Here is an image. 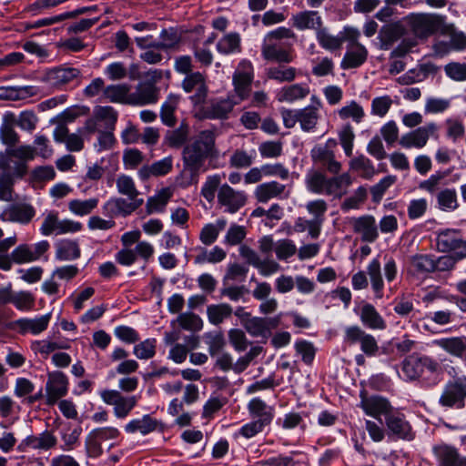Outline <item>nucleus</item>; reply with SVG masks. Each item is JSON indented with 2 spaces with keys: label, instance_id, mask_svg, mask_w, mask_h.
<instances>
[{
  "label": "nucleus",
  "instance_id": "1",
  "mask_svg": "<svg viewBox=\"0 0 466 466\" xmlns=\"http://www.w3.org/2000/svg\"><path fill=\"white\" fill-rule=\"evenodd\" d=\"M189 134L188 123L182 120L177 128L167 130L163 142L170 148L183 147V174L187 176L188 184L193 185L198 182L200 174L208 169L207 160L216 158L218 150L216 146L217 136L213 130H202L193 140L187 143Z\"/></svg>",
  "mask_w": 466,
  "mask_h": 466
},
{
  "label": "nucleus",
  "instance_id": "2",
  "mask_svg": "<svg viewBox=\"0 0 466 466\" xmlns=\"http://www.w3.org/2000/svg\"><path fill=\"white\" fill-rule=\"evenodd\" d=\"M116 188L118 193L127 196V199L120 197L110 198L102 206V209L106 215L127 218L143 205L144 200L138 198L139 191L130 177L126 175L118 177Z\"/></svg>",
  "mask_w": 466,
  "mask_h": 466
},
{
  "label": "nucleus",
  "instance_id": "3",
  "mask_svg": "<svg viewBox=\"0 0 466 466\" xmlns=\"http://www.w3.org/2000/svg\"><path fill=\"white\" fill-rule=\"evenodd\" d=\"M296 38V34L290 28L285 26L268 32L261 43L262 58L267 62L292 63L296 57L293 45L283 40Z\"/></svg>",
  "mask_w": 466,
  "mask_h": 466
},
{
  "label": "nucleus",
  "instance_id": "4",
  "mask_svg": "<svg viewBox=\"0 0 466 466\" xmlns=\"http://www.w3.org/2000/svg\"><path fill=\"white\" fill-rule=\"evenodd\" d=\"M343 342L349 347L358 345L361 352L369 358L380 354V346L376 338L358 325L345 329Z\"/></svg>",
  "mask_w": 466,
  "mask_h": 466
},
{
  "label": "nucleus",
  "instance_id": "5",
  "mask_svg": "<svg viewBox=\"0 0 466 466\" xmlns=\"http://www.w3.org/2000/svg\"><path fill=\"white\" fill-rule=\"evenodd\" d=\"M436 249L441 253H452L457 258H466V240L461 231L455 228L441 229L437 233Z\"/></svg>",
  "mask_w": 466,
  "mask_h": 466
},
{
  "label": "nucleus",
  "instance_id": "6",
  "mask_svg": "<svg viewBox=\"0 0 466 466\" xmlns=\"http://www.w3.org/2000/svg\"><path fill=\"white\" fill-rule=\"evenodd\" d=\"M360 35L357 29L350 26H345L337 35H332L327 27L322 25L316 33V39L321 48L333 53L340 51L344 42L359 39Z\"/></svg>",
  "mask_w": 466,
  "mask_h": 466
},
{
  "label": "nucleus",
  "instance_id": "7",
  "mask_svg": "<svg viewBox=\"0 0 466 466\" xmlns=\"http://www.w3.org/2000/svg\"><path fill=\"white\" fill-rule=\"evenodd\" d=\"M445 22V16L435 14H417L410 18L412 33L420 39L428 38L441 30Z\"/></svg>",
  "mask_w": 466,
  "mask_h": 466
},
{
  "label": "nucleus",
  "instance_id": "8",
  "mask_svg": "<svg viewBox=\"0 0 466 466\" xmlns=\"http://www.w3.org/2000/svg\"><path fill=\"white\" fill-rule=\"evenodd\" d=\"M466 399V376L450 380L444 387L439 403L445 408L463 409Z\"/></svg>",
  "mask_w": 466,
  "mask_h": 466
},
{
  "label": "nucleus",
  "instance_id": "9",
  "mask_svg": "<svg viewBox=\"0 0 466 466\" xmlns=\"http://www.w3.org/2000/svg\"><path fill=\"white\" fill-rule=\"evenodd\" d=\"M439 369V363L429 356L413 353L404 359L401 370L407 379L413 380L420 378L424 370L435 372Z\"/></svg>",
  "mask_w": 466,
  "mask_h": 466
},
{
  "label": "nucleus",
  "instance_id": "10",
  "mask_svg": "<svg viewBox=\"0 0 466 466\" xmlns=\"http://www.w3.org/2000/svg\"><path fill=\"white\" fill-rule=\"evenodd\" d=\"M102 400L114 406V415L117 419H125L137 404V396H125L116 390H103L99 392Z\"/></svg>",
  "mask_w": 466,
  "mask_h": 466
},
{
  "label": "nucleus",
  "instance_id": "11",
  "mask_svg": "<svg viewBox=\"0 0 466 466\" xmlns=\"http://www.w3.org/2000/svg\"><path fill=\"white\" fill-rule=\"evenodd\" d=\"M439 130L440 127L436 123L430 122L403 135L399 143L404 148H422L426 146L430 137L435 140L439 139Z\"/></svg>",
  "mask_w": 466,
  "mask_h": 466
},
{
  "label": "nucleus",
  "instance_id": "12",
  "mask_svg": "<svg viewBox=\"0 0 466 466\" xmlns=\"http://www.w3.org/2000/svg\"><path fill=\"white\" fill-rule=\"evenodd\" d=\"M441 34H447L450 36L449 41L437 40L432 46V49L438 56L443 57L451 52H462L466 50V34L458 31L453 25H450L441 30Z\"/></svg>",
  "mask_w": 466,
  "mask_h": 466
},
{
  "label": "nucleus",
  "instance_id": "13",
  "mask_svg": "<svg viewBox=\"0 0 466 466\" xmlns=\"http://www.w3.org/2000/svg\"><path fill=\"white\" fill-rule=\"evenodd\" d=\"M360 399L359 407L362 409L365 414L375 419H380V416L386 418L394 409L387 398L380 395L369 394L365 389L360 391Z\"/></svg>",
  "mask_w": 466,
  "mask_h": 466
},
{
  "label": "nucleus",
  "instance_id": "14",
  "mask_svg": "<svg viewBox=\"0 0 466 466\" xmlns=\"http://www.w3.org/2000/svg\"><path fill=\"white\" fill-rule=\"evenodd\" d=\"M385 424L390 437L398 440L411 441L415 437L411 425L406 416L393 409L385 418Z\"/></svg>",
  "mask_w": 466,
  "mask_h": 466
},
{
  "label": "nucleus",
  "instance_id": "15",
  "mask_svg": "<svg viewBox=\"0 0 466 466\" xmlns=\"http://www.w3.org/2000/svg\"><path fill=\"white\" fill-rule=\"evenodd\" d=\"M236 105H238V101L233 95H228L227 98L211 99L202 106L199 115L206 119H227Z\"/></svg>",
  "mask_w": 466,
  "mask_h": 466
},
{
  "label": "nucleus",
  "instance_id": "16",
  "mask_svg": "<svg viewBox=\"0 0 466 466\" xmlns=\"http://www.w3.org/2000/svg\"><path fill=\"white\" fill-rule=\"evenodd\" d=\"M311 160L315 169L327 171L332 175H338L342 165L336 159L335 153L327 145H317L310 151Z\"/></svg>",
  "mask_w": 466,
  "mask_h": 466
},
{
  "label": "nucleus",
  "instance_id": "17",
  "mask_svg": "<svg viewBox=\"0 0 466 466\" xmlns=\"http://www.w3.org/2000/svg\"><path fill=\"white\" fill-rule=\"evenodd\" d=\"M50 244L47 240H42L34 245L20 244L10 253L12 265L25 264L36 261L49 249Z\"/></svg>",
  "mask_w": 466,
  "mask_h": 466
},
{
  "label": "nucleus",
  "instance_id": "18",
  "mask_svg": "<svg viewBox=\"0 0 466 466\" xmlns=\"http://www.w3.org/2000/svg\"><path fill=\"white\" fill-rule=\"evenodd\" d=\"M248 201V196L244 191L235 190L228 184L220 186L218 193V203L225 208V212L237 213Z\"/></svg>",
  "mask_w": 466,
  "mask_h": 466
},
{
  "label": "nucleus",
  "instance_id": "19",
  "mask_svg": "<svg viewBox=\"0 0 466 466\" xmlns=\"http://www.w3.org/2000/svg\"><path fill=\"white\" fill-rule=\"evenodd\" d=\"M182 88L187 93L195 91V94L189 96V99L194 106L205 103L208 89L205 76L202 73L193 72L186 76L182 81Z\"/></svg>",
  "mask_w": 466,
  "mask_h": 466
},
{
  "label": "nucleus",
  "instance_id": "20",
  "mask_svg": "<svg viewBox=\"0 0 466 466\" xmlns=\"http://www.w3.org/2000/svg\"><path fill=\"white\" fill-rule=\"evenodd\" d=\"M243 70H238L233 75V86L236 101L238 104L247 99L251 92V84L254 78L253 67L250 62H243Z\"/></svg>",
  "mask_w": 466,
  "mask_h": 466
},
{
  "label": "nucleus",
  "instance_id": "21",
  "mask_svg": "<svg viewBox=\"0 0 466 466\" xmlns=\"http://www.w3.org/2000/svg\"><path fill=\"white\" fill-rule=\"evenodd\" d=\"M46 403L54 405L58 400L67 394L68 379L62 371H54L48 374L46 385Z\"/></svg>",
  "mask_w": 466,
  "mask_h": 466
},
{
  "label": "nucleus",
  "instance_id": "22",
  "mask_svg": "<svg viewBox=\"0 0 466 466\" xmlns=\"http://www.w3.org/2000/svg\"><path fill=\"white\" fill-rule=\"evenodd\" d=\"M159 91L152 81L140 82L135 91L128 96V104L132 106L156 104L159 98Z\"/></svg>",
  "mask_w": 466,
  "mask_h": 466
},
{
  "label": "nucleus",
  "instance_id": "23",
  "mask_svg": "<svg viewBox=\"0 0 466 466\" xmlns=\"http://www.w3.org/2000/svg\"><path fill=\"white\" fill-rule=\"evenodd\" d=\"M57 445V439L52 431H45L39 435H29L17 446V451L25 452L28 449L49 451Z\"/></svg>",
  "mask_w": 466,
  "mask_h": 466
},
{
  "label": "nucleus",
  "instance_id": "24",
  "mask_svg": "<svg viewBox=\"0 0 466 466\" xmlns=\"http://www.w3.org/2000/svg\"><path fill=\"white\" fill-rule=\"evenodd\" d=\"M358 40L348 41L347 51L340 62L342 69L358 68L367 61L368 50Z\"/></svg>",
  "mask_w": 466,
  "mask_h": 466
},
{
  "label": "nucleus",
  "instance_id": "25",
  "mask_svg": "<svg viewBox=\"0 0 466 466\" xmlns=\"http://www.w3.org/2000/svg\"><path fill=\"white\" fill-rule=\"evenodd\" d=\"M254 197L258 203H268L272 198L284 199L289 197L287 187L276 180L257 186Z\"/></svg>",
  "mask_w": 466,
  "mask_h": 466
},
{
  "label": "nucleus",
  "instance_id": "26",
  "mask_svg": "<svg viewBox=\"0 0 466 466\" xmlns=\"http://www.w3.org/2000/svg\"><path fill=\"white\" fill-rule=\"evenodd\" d=\"M351 225L353 231L360 235L363 242L373 243L379 238L378 226L375 218L371 215L354 218Z\"/></svg>",
  "mask_w": 466,
  "mask_h": 466
},
{
  "label": "nucleus",
  "instance_id": "27",
  "mask_svg": "<svg viewBox=\"0 0 466 466\" xmlns=\"http://www.w3.org/2000/svg\"><path fill=\"white\" fill-rule=\"evenodd\" d=\"M80 76V70L75 67H54L46 72L43 81L58 87L72 82Z\"/></svg>",
  "mask_w": 466,
  "mask_h": 466
},
{
  "label": "nucleus",
  "instance_id": "28",
  "mask_svg": "<svg viewBox=\"0 0 466 466\" xmlns=\"http://www.w3.org/2000/svg\"><path fill=\"white\" fill-rule=\"evenodd\" d=\"M291 25L298 30L307 29L318 30L323 25V20L318 11L305 10L292 15L290 18Z\"/></svg>",
  "mask_w": 466,
  "mask_h": 466
},
{
  "label": "nucleus",
  "instance_id": "29",
  "mask_svg": "<svg viewBox=\"0 0 466 466\" xmlns=\"http://www.w3.org/2000/svg\"><path fill=\"white\" fill-rule=\"evenodd\" d=\"M249 416L264 427H268L274 419L275 410L259 398L252 399L248 404Z\"/></svg>",
  "mask_w": 466,
  "mask_h": 466
},
{
  "label": "nucleus",
  "instance_id": "30",
  "mask_svg": "<svg viewBox=\"0 0 466 466\" xmlns=\"http://www.w3.org/2000/svg\"><path fill=\"white\" fill-rule=\"evenodd\" d=\"M50 319L51 313L35 319H19L11 323V328L17 329L22 335L27 332L37 335L47 329Z\"/></svg>",
  "mask_w": 466,
  "mask_h": 466
},
{
  "label": "nucleus",
  "instance_id": "31",
  "mask_svg": "<svg viewBox=\"0 0 466 466\" xmlns=\"http://www.w3.org/2000/svg\"><path fill=\"white\" fill-rule=\"evenodd\" d=\"M360 319L364 327L370 329L383 330L387 323L371 303H364L360 308Z\"/></svg>",
  "mask_w": 466,
  "mask_h": 466
},
{
  "label": "nucleus",
  "instance_id": "32",
  "mask_svg": "<svg viewBox=\"0 0 466 466\" xmlns=\"http://www.w3.org/2000/svg\"><path fill=\"white\" fill-rule=\"evenodd\" d=\"M329 177L323 170L311 168L305 176V185L309 191L328 196Z\"/></svg>",
  "mask_w": 466,
  "mask_h": 466
},
{
  "label": "nucleus",
  "instance_id": "33",
  "mask_svg": "<svg viewBox=\"0 0 466 466\" xmlns=\"http://www.w3.org/2000/svg\"><path fill=\"white\" fill-rule=\"evenodd\" d=\"M180 96L169 94L160 108L159 116L163 125L167 127H174L177 123L176 112L180 103Z\"/></svg>",
  "mask_w": 466,
  "mask_h": 466
},
{
  "label": "nucleus",
  "instance_id": "34",
  "mask_svg": "<svg viewBox=\"0 0 466 466\" xmlns=\"http://www.w3.org/2000/svg\"><path fill=\"white\" fill-rule=\"evenodd\" d=\"M173 168V157L171 156L156 161L151 165L143 166L138 175L141 179L146 180L150 177H161L167 175Z\"/></svg>",
  "mask_w": 466,
  "mask_h": 466
},
{
  "label": "nucleus",
  "instance_id": "35",
  "mask_svg": "<svg viewBox=\"0 0 466 466\" xmlns=\"http://www.w3.org/2000/svg\"><path fill=\"white\" fill-rule=\"evenodd\" d=\"M276 66L266 69L265 74L268 79L275 80L279 83L292 82L297 76V68L288 66L287 62H276Z\"/></svg>",
  "mask_w": 466,
  "mask_h": 466
},
{
  "label": "nucleus",
  "instance_id": "36",
  "mask_svg": "<svg viewBox=\"0 0 466 466\" xmlns=\"http://www.w3.org/2000/svg\"><path fill=\"white\" fill-rule=\"evenodd\" d=\"M438 458V466H466V457L461 456L458 451L448 445L435 449Z\"/></svg>",
  "mask_w": 466,
  "mask_h": 466
},
{
  "label": "nucleus",
  "instance_id": "37",
  "mask_svg": "<svg viewBox=\"0 0 466 466\" xmlns=\"http://www.w3.org/2000/svg\"><path fill=\"white\" fill-rule=\"evenodd\" d=\"M374 297L380 299L384 296V281L381 275V265L378 258H373L367 267Z\"/></svg>",
  "mask_w": 466,
  "mask_h": 466
},
{
  "label": "nucleus",
  "instance_id": "38",
  "mask_svg": "<svg viewBox=\"0 0 466 466\" xmlns=\"http://www.w3.org/2000/svg\"><path fill=\"white\" fill-rule=\"evenodd\" d=\"M310 92L307 84H293L283 86L277 94L279 102L292 103L305 98Z\"/></svg>",
  "mask_w": 466,
  "mask_h": 466
},
{
  "label": "nucleus",
  "instance_id": "39",
  "mask_svg": "<svg viewBox=\"0 0 466 466\" xmlns=\"http://www.w3.org/2000/svg\"><path fill=\"white\" fill-rule=\"evenodd\" d=\"M352 184L350 173L333 175L329 177L328 196L340 198L348 192V187Z\"/></svg>",
  "mask_w": 466,
  "mask_h": 466
},
{
  "label": "nucleus",
  "instance_id": "40",
  "mask_svg": "<svg viewBox=\"0 0 466 466\" xmlns=\"http://www.w3.org/2000/svg\"><path fill=\"white\" fill-rule=\"evenodd\" d=\"M5 215L12 222L28 224L35 216V209L29 204H15L6 210Z\"/></svg>",
  "mask_w": 466,
  "mask_h": 466
},
{
  "label": "nucleus",
  "instance_id": "41",
  "mask_svg": "<svg viewBox=\"0 0 466 466\" xmlns=\"http://www.w3.org/2000/svg\"><path fill=\"white\" fill-rule=\"evenodd\" d=\"M433 344L452 356L462 358L466 349V337H452L435 339Z\"/></svg>",
  "mask_w": 466,
  "mask_h": 466
},
{
  "label": "nucleus",
  "instance_id": "42",
  "mask_svg": "<svg viewBox=\"0 0 466 466\" xmlns=\"http://www.w3.org/2000/svg\"><path fill=\"white\" fill-rule=\"evenodd\" d=\"M158 421L152 418L149 414L144 415L141 419L130 420L125 426V431L128 433L139 431L143 435H147L157 430Z\"/></svg>",
  "mask_w": 466,
  "mask_h": 466
},
{
  "label": "nucleus",
  "instance_id": "43",
  "mask_svg": "<svg viewBox=\"0 0 466 466\" xmlns=\"http://www.w3.org/2000/svg\"><path fill=\"white\" fill-rule=\"evenodd\" d=\"M217 51L221 55H230L241 51V39L238 33L231 32L223 35L217 43Z\"/></svg>",
  "mask_w": 466,
  "mask_h": 466
},
{
  "label": "nucleus",
  "instance_id": "44",
  "mask_svg": "<svg viewBox=\"0 0 466 466\" xmlns=\"http://www.w3.org/2000/svg\"><path fill=\"white\" fill-rule=\"evenodd\" d=\"M233 314V308L228 303L211 304L207 307L208 321L216 326L220 325Z\"/></svg>",
  "mask_w": 466,
  "mask_h": 466
},
{
  "label": "nucleus",
  "instance_id": "45",
  "mask_svg": "<svg viewBox=\"0 0 466 466\" xmlns=\"http://www.w3.org/2000/svg\"><path fill=\"white\" fill-rule=\"evenodd\" d=\"M130 86L127 84L110 85L103 89V97L112 103L128 104Z\"/></svg>",
  "mask_w": 466,
  "mask_h": 466
},
{
  "label": "nucleus",
  "instance_id": "46",
  "mask_svg": "<svg viewBox=\"0 0 466 466\" xmlns=\"http://www.w3.org/2000/svg\"><path fill=\"white\" fill-rule=\"evenodd\" d=\"M78 243L73 240H63L57 243L56 258L58 260H73L80 257Z\"/></svg>",
  "mask_w": 466,
  "mask_h": 466
},
{
  "label": "nucleus",
  "instance_id": "47",
  "mask_svg": "<svg viewBox=\"0 0 466 466\" xmlns=\"http://www.w3.org/2000/svg\"><path fill=\"white\" fill-rule=\"evenodd\" d=\"M318 106H306L299 109V122L302 130L309 132L313 130L319 120Z\"/></svg>",
  "mask_w": 466,
  "mask_h": 466
},
{
  "label": "nucleus",
  "instance_id": "48",
  "mask_svg": "<svg viewBox=\"0 0 466 466\" xmlns=\"http://www.w3.org/2000/svg\"><path fill=\"white\" fill-rule=\"evenodd\" d=\"M272 323V319H269L250 317L243 326L249 334L258 337L264 335L273 326Z\"/></svg>",
  "mask_w": 466,
  "mask_h": 466
},
{
  "label": "nucleus",
  "instance_id": "49",
  "mask_svg": "<svg viewBox=\"0 0 466 466\" xmlns=\"http://www.w3.org/2000/svg\"><path fill=\"white\" fill-rule=\"evenodd\" d=\"M350 167L354 171L360 172L363 178L370 179L375 174V167L370 158L360 155L350 161Z\"/></svg>",
  "mask_w": 466,
  "mask_h": 466
},
{
  "label": "nucleus",
  "instance_id": "50",
  "mask_svg": "<svg viewBox=\"0 0 466 466\" xmlns=\"http://www.w3.org/2000/svg\"><path fill=\"white\" fill-rule=\"evenodd\" d=\"M98 205V198H92L85 200L73 199L68 202V209L75 215L86 216L92 213Z\"/></svg>",
  "mask_w": 466,
  "mask_h": 466
},
{
  "label": "nucleus",
  "instance_id": "51",
  "mask_svg": "<svg viewBox=\"0 0 466 466\" xmlns=\"http://www.w3.org/2000/svg\"><path fill=\"white\" fill-rule=\"evenodd\" d=\"M413 269L420 274L434 272V256L431 254H416L410 258Z\"/></svg>",
  "mask_w": 466,
  "mask_h": 466
},
{
  "label": "nucleus",
  "instance_id": "52",
  "mask_svg": "<svg viewBox=\"0 0 466 466\" xmlns=\"http://www.w3.org/2000/svg\"><path fill=\"white\" fill-rule=\"evenodd\" d=\"M170 197L169 189L163 188L157 196L149 198L146 205L147 213L163 212Z\"/></svg>",
  "mask_w": 466,
  "mask_h": 466
},
{
  "label": "nucleus",
  "instance_id": "53",
  "mask_svg": "<svg viewBox=\"0 0 466 466\" xmlns=\"http://www.w3.org/2000/svg\"><path fill=\"white\" fill-rule=\"evenodd\" d=\"M16 242V236L0 240V269L8 271L12 268L11 256L8 251Z\"/></svg>",
  "mask_w": 466,
  "mask_h": 466
},
{
  "label": "nucleus",
  "instance_id": "54",
  "mask_svg": "<svg viewBox=\"0 0 466 466\" xmlns=\"http://www.w3.org/2000/svg\"><path fill=\"white\" fill-rule=\"evenodd\" d=\"M157 339H147L134 346L133 353L139 360H149L156 355Z\"/></svg>",
  "mask_w": 466,
  "mask_h": 466
},
{
  "label": "nucleus",
  "instance_id": "55",
  "mask_svg": "<svg viewBox=\"0 0 466 466\" xmlns=\"http://www.w3.org/2000/svg\"><path fill=\"white\" fill-rule=\"evenodd\" d=\"M437 202L441 210H455L459 204L454 188H445L437 194Z\"/></svg>",
  "mask_w": 466,
  "mask_h": 466
},
{
  "label": "nucleus",
  "instance_id": "56",
  "mask_svg": "<svg viewBox=\"0 0 466 466\" xmlns=\"http://www.w3.org/2000/svg\"><path fill=\"white\" fill-rule=\"evenodd\" d=\"M401 35V29L399 26L383 27L380 33V48L389 50L400 38Z\"/></svg>",
  "mask_w": 466,
  "mask_h": 466
},
{
  "label": "nucleus",
  "instance_id": "57",
  "mask_svg": "<svg viewBox=\"0 0 466 466\" xmlns=\"http://www.w3.org/2000/svg\"><path fill=\"white\" fill-rule=\"evenodd\" d=\"M160 39L161 41H158L159 50H169L179 44L181 36L175 27H169L161 31Z\"/></svg>",
  "mask_w": 466,
  "mask_h": 466
},
{
  "label": "nucleus",
  "instance_id": "58",
  "mask_svg": "<svg viewBox=\"0 0 466 466\" xmlns=\"http://www.w3.org/2000/svg\"><path fill=\"white\" fill-rule=\"evenodd\" d=\"M221 186V176L215 174L208 176L202 186L201 196L208 201L213 202L216 197V191L219 189Z\"/></svg>",
  "mask_w": 466,
  "mask_h": 466
},
{
  "label": "nucleus",
  "instance_id": "59",
  "mask_svg": "<svg viewBox=\"0 0 466 466\" xmlns=\"http://www.w3.org/2000/svg\"><path fill=\"white\" fill-rule=\"evenodd\" d=\"M339 116L341 119L351 118L354 122L360 123L365 116V112L360 104L352 100L339 110Z\"/></svg>",
  "mask_w": 466,
  "mask_h": 466
},
{
  "label": "nucleus",
  "instance_id": "60",
  "mask_svg": "<svg viewBox=\"0 0 466 466\" xmlns=\"http://www.w3.org/2000/svg\"><path fill=\"white\" fill-rule=\"evenodd\" d=\"M35 296L26 290L14 292L12 304L21 311L31 310L35 307Z\"/></svg>",
  "mask_w": 466,
  "mask_h": 466
},
{
  "label": "nucleus",
  "instance_id": "61",
  "mask_svg": "<svg viewBox=\"0 0 466 466\" xmlns=\"http://www.w3.org/2000/svg\"><path fill=\"white\" fill-rule=\"evenodd\" d=\"M177 322L181 329L191 331L200 330L203 326L201 319L193 312L179 314Z\"/></svg>",
  "mask_w": 466,
  "mask_h": 466
},
{
  "label": "nucleus",
  "instance_id": "62",
  "mask_svg": "<svg viewBox=\"0 0 466 466\" xmlns=\"http://www.w3.org/2000/svg\"><path fill=\"white\" fill-rule=\"evenodd\" d=\"M258 151L263 158H277L283 153V143L278 141H265L259 144Z\"/></svg>",
  "mask_w": 466,
  "mask_h": 466
},
{
  "label": "nucleus",
  "instance_id": "63",
  "mask_svg": "<svg viewBox=\"0 0 466 466\" xmlns=\"http://www.w3.org/2000/svg\"><path fill=\"white\" fill-rule=\"evenodd\" d=\"M248 268L238 263L229 264L225 276L223 277V284H228L234 281H243L248 274Z\"/></svg>",
  "mask_w": 466,
  "mask_h": 466
},
{
  "label": "nucleus",
  "instance_id": "64",
  "mask_svg": "<svg viewBox=\"0 0 466 466\" xmlns=\"http://www.w3.org/2000/svg\"><path fill=\"white\" fill-rule=\"evenodd\" d=\"M444 72L451 79L462 82L466 81V63L451 62L444 66Z\"/></svg>",
  "mask_w": 466,
  "mask_h": 466
}]
</instances>
